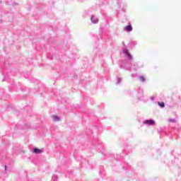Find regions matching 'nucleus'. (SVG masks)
Returning a JSON list of instances; mask_svg holds the SVG:
<instances>
[{"mask_svg":"<svg viewBox=\"0 0 181 181\" xmlns=\"http://www.w3.org/2000/svg\"><path fill=\"white\" fill-rule=\"evenodd\" d=\"M33 152H34V153H42V151L41 149L34 148Z\"/></svg>","mask_w":181,"mask_h":181,"instance_id":"4","label":"nucleus"},{"mask_svg":"<svg viewBox=\"0 0 181 181\" xmlns=\"http://www.w3.org/2000/svg\"><path fill=\"white\" fill-rule=\"evenodd\" d=\"M155 124V120H146L144 121L145 125H153Z\"/></svg>","mask_w":181,"mask_h":181,"instance_id":"2","label":"nucleus"},{"mask_svg":"<svg viewBox=\"0 0 181 181\" xmlns=\"http://www.w3.org/2000/svg\"><path fill=\"white\" fill-rule=\"evenodd\" d=\"M139 80L142 81V83H144V81H145V77L144 76H139Z\"/></svg>","mask_w":181,"mask_h":181,"instance_id":"6","label":"nucleus"},{"mask_svg":"<svg viewBox=\"0 0 181 181\" xmlns=\"http://www.w3.org/2000/svg\"><path fill=\"white\" fill-rule=\"evenodd\" d=\"M169 122H176V120L175 119H170Z\"/></svg>","mask_w":181,"mask_h":181,"instance_id":"8","label":"nucleus"},{"mask_svg":"<svg viewBox=\"0 0 181 181\" xmlns=\"http://www.w3.org/2000/svg\"><path fill=\"white\" fill-rule=\"evenodd\" d=\"M54 121H59V117L57 116H54Z\"/></svg>","mask_w":181,"mask_h":181,"instance_id":"9","label":"nucleus"},{"mask_svg":"<svg viewBox=\"0 0 181 181\" xmlns=\"http://www.w3.org/2000/svg\"><path fill=\"white\" fill-rule=\"evenodd\" d=\"M123 53L125 54V56H127V59H129V60H131V59H132V56L131 55L129 52H128V49H124Z\"/></svg>","mask_w":181,"mask_h":181,"instance_id":"1","label":"nucleus"},{"mask_svg":"<svg viewBox=\"0 0 181 181\" xmlns=\"http://www.w3.org/2000/svg\"><path fill=\"white\" fill-rule=\"evenodd\" d=\"M160 107H161V108L165 107V103L162 102L159 104Z\"/></svg>","mask_w":181,"mask_h":181,"instance_id":"7","label":"nucleus"},{"mask_svg":"<svg viewBox=\"0 0 181 181\" xmlns=\"http://www.w3.org/2000/svg\"><path fill=\"white\" fill-rule=\"evenodd\" d=\"M124 30H126L127 32H132V25L125 26Z\"/></svg>","mask_w":181,"mask_h":181,"instance_id":"3","label":"nucleus"},{"mask_svg":"<svg viewBox=\"0 0 181 181\" xmlns=\"http://www.w3.org/2000/svg\"><path fill=\"white\" fill-rule=\"evenodd\" d=\"M91 21L93 22V23H97V22H98V20L95 18V16H94L91 17Z\"/></svg>","mask_w":181,"mask_h":181,"instance_id":"5","label":"nucleus"}]
</instances>
